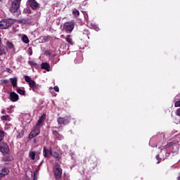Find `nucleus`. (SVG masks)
Masks as SVG:
<instances>
[{"instance_id":"obj_1","label":"nucleus","mask_w":180,"mask_h":180,"mask_svg":"<svg viewBox=\"0 0 180 180\" xmlns=\"http://www.w3.org/2000/svg\"><path fill=\"white\" fill-rule=\"evenodd\" d=\"M25 81L28 83L29 86L32 89V90L37 94L41 93V86L39 84H37L36 82L31 79L29 76H25Z\"/></svg>"},{"instance_id":"obj_2","label":"nucleus","mask_w":180,"mask_h":180,"mask_svg":"<svg viewBox=\"0 0 180 180\" xmlns=\"http://www.w3.org/2000/svg\"><path fill=\"white\" fill-rule=\"evenodd\" d=\"M15 24L14 20L12 18H6L5 20H1L0 21V30H7L11 26Z\"/></svg>"},{"instance_id":"obj_3","label":"nucleus","mask_w":180,"mask_h":180,"mask_svg":"<svg viewBox=\"0 0 180 180\" xmlns=\"http://www.w3.org/2000/svg\"><path fill=\"white\" fill-rule=\"evenodd\" d=\"M22 0H14L12 1L11 3V6L9 8V11L11 13H15L16 12H18V11L20 8V2Z\"/></svg>"},{"instance_id":"obj_4","label":"nucleus","mask_w":180,"mask_h":180,"mask_svg":"<svg viewBox=\"0 0 180 180\" xmlns=\"http://www.w3.org/2000/svg\"><path fill=\"white\" fill-rule=\"evenodd\" d=\"M41 128L39 125H34L33 130L31 131L30 134H29V139H32L39 135L41 131Z\"/></svg>"},{"instance_id":"obj_5","label":"nucleus","mask_w":180,"mask_h":180,"mask_svg":"<svg viewBox=\"0 0 180 180\" xmlns=\"http://www.w3.org/2000/svg\"><path fill=\"white\" fill-rule=\"evenodd\" d=\"M9 146L7 143L1 141L0 142V152L3 154H8L9 151Z\"/></svg>"},{"instance_id":"obj_6","label":"nucleus","mask_w":180,"mask_h":180,"mask_svg":"<svg viewBox=\"0 0 180 180\" xmlns=\"http://www.w3.org/2000/svg\"><path fill=\"white\" fill-rule=\"evenodd\" d=\"M70 122V117L68 116H65L63 117H59L58 118V124H63V125H67Z\"/></svg>"},{"instance_id":"obj_7","label":"nucleus","mask_w":180,"mask_h":180,"mask_svg":"<svg viewBox=\"0 0 180 180\" xmlns=\"http://www.w3.org/2000/svg\"><path fill=\"white\" fill-rule=\"evenodd\" d=\"M54 176L56 180H60L63 174V169L60 167V165H57L53 170Z\"/></svg>"},{"instance_id":"obj_8","label":"nucleus","mask_w":180,"mask_h":180,"mask_svg":"<svg viewBox=\"0 0 180 180\" xmlns=\"http://www.w3.org/2000/svg\"><path fill=\"white\" fill-rule=\"evenodd\" d=\"M63 27L66 32L71 33L75 28V24L74 22H65Z\"/></svg>"},{"instance_id":"obj_9","label":"nucleus","mask_w":180,"mask_h":180,"mask_svg":"<svg viewBox=\"0 0 180 180\" xmlns=\"http://www.w3.org/2000/svg\"><path fill=\"white\" fill-rule=\"evenodd\" d=\"M9 99L13 103L18 102L19 101V95L15 91H12L10 93Z\"/></svg>"},{"instance_id":"obj_10","label":"nucleus","mask_w":180,"mask_h":180,"mask_svg":"<svg viewBox=\"0 0 180 180\" xmlns=\"http://www.w3.org/2000/svg\"><path fill=\"white\" fill-rule=\"evenodd\" d=\"M27 4L33 10H37L39 7V4L36 0H28Z\"/></svg>"},{"instance_id":"obj_11","label":"nucleus","mask_w":180,"mask_h":180,"mask_svg":"<svg viewBox=\"0 0 180 180\" xmlns=\"http://www.w3.org/2000/svg\"><path fill=\"white\" fill-rule=\"evenodd\" d=\"M45 120H46V114H43L41 116L39 117V119L38 120L37 123L36 124L37 126H39L40 127H42Z\"/></svg>"},{"instance_id":"obj_12","label":"nucleus","mask_w":180,"mask_h":180,"mask_svg":"<svg viewBox=\"0 0 180 180\" xmlns=\"http://www.w3.org/2000/svg\"><path fill=\"white\" fill-rule=\"evenodd\" d=\"M52 150H48L46 147H44L43 155L44 158H49L52 155Z\"/></svg>"},{"instance_id":"obj_13","label":"nucleus","mask_w":180,"mask_h":180,"mask_svg":"<svg viewBox=\"0 0 180 180\" xmlns=\"http://www.w3.org/2000/svg\"><path fill=\"white\" fill-rule=\"evenodd\" d=\"M9 169L8 167H4L0 171V176L4 177L9 174Z\"/></svg>"},{"instance_id":"obj_14","label":"nucleus","mask_w":180,"mask_h":180,"mask_svg":"<svg viewBox=\"0 0 180 180\" xmlns=\"http://www.w3.org/2000/svg\"><path fill=\"white\" fill-rule=\"evenodd\" d=\"M10 81L13 89L18 88V77L11 78Z\"/></svg>"},{"instance_id":"obj_15","label":"nucleus","mask_w":180,"mask_h":180,"mask_svg":"<svg viewBox=\"0 0 180 180\" xmlns=\"http://www.w3.org/2000/svg\"><path fill=\"white\" fill-rule=\"evenodd\" d=\"M8 49L6 46H0V56L6 55Z\"/></svg>"},{"instance_id":"obj_16","label":"nucleus","mask_w":180,"mask_h":180,"mask_svg":"<svg viewBox=\"0 0 180 180\" xmlns=\"http://www.w3.org/2000/svg\"><path fill=\"white\" fill-rule=\"evenodd\" d=\"M89 34H90V32H89V30H84L82 32V37H83V39L87 38L88 39H90Z\"/></svg>"},{"instance_id":"obj_17","label":"nucleus","mask_w":180,"mask_h":180,"mask_svg":"<svg viewBox=\"0 0 180 180\" xmlns=\"http://www.w3.org/2000/svg\"><path fill=\"white\" fill-rule=\"evenodd\" d=\"M3 159L6 162H11L12 160H13V157L10 155H4Z\"/></svg>"},{"instance_id":"obj_18","label":"nucleus","mask_w":180,"mask_h":180,"mask_svg":"<svg viewBox=\"0 0 180 180\" xmlns=\"http://www.w3.org/2000/svg\"><path fill=\"white\" fill-rule=\"evenodd\" d=\"M16 91L18 94L21 96H25V91L24 89H20V87L16 88Z\"/></svg>"},{"instance_id":"obj_19","label":"nucleus","mask_w":180,"mask_h":180,"mask_svg":"<svg viewBox=\"0 0 180 180\" xmlns=\"http://www.w3.org/2000/svg\"><path fill=\"white\" fill-rule=\"evenodd\" d=\"M6 132L0 129V143L2 142L5 138Z\"/></svg>"},{"instance_id":"obj_20","label":"nucleus","mask_w":180,"mask_h":180,"mask_svg":"<svg viewBox=\"0 0 180 180\" xmlns=\"http://www.w3.org/2000/svg\"><path fill=\"white\" fill-rule=\"evenodd\" d=\"M41 68L46 70L47 71H49L50 65L49 63H43L41 64Z\"/></svg>"},{"instance_id":"obj_21","label":"nucleus","mask_w":180,"mask_h":180,"mask_svg":"<svg viewBox=\"0 0 180 180\" xmlns=\"http://www.w3.org/2000/svg\"><path fill=\"white\" fill-rule=\"evenodd\" d=\"M51 156H53L56 160H60L61 158L59 155V153L57 152H52Z\"/></svg>"},{"instance_id":"obj_22","label":"nucleus","mask_w":180,"mask_h":180,"mask_svg":"<svg viewBox=\"0 0 180 180\" xmlns=\"http://www.w3.org/2000/svg\"><path fill=\"white\" fill-rule=\"evenodd\" d=\"M65 39H66V41H68V43L70 44V45L74 44V42H73V40H72V38L71 35L66 36Z\"/></svg>"},{"instance_id":"obj_23","label":"nucleus","mask_w":180,"mask_h":180,"mask_svg":"<svg viewBox=\"0 0 180 180\" xmlns=\"http://www.w3.org/2000/svg\"><path fill=\"white\" fill-rule=\"evenodd\" d=\"M72 15H73L75 18L79 17V15H80L79 11L77 10V8H74V9L72 10Z\"/></svg>"},{"instance_id":"obj_24","label":"nucleus","mask_w":180,"mask_h":180,"mask_svg":"<svg viewBox=\"0 0 180 180\" xmlns=\"http://www.w3.org/2000/svg\"><path fill=\"white\" fill-rule=\"evenodd\" d=\"M1 120L2 121H11V117L8 116V115H1Z\"/></svg>"},{"instance_id":"obj_25","label":"nucleus","mask_w":180,"mask_h":180,"mask_svg":"<svg viewBox=\"0 0 180 180\" xmlns=\"http://www.w3.org/2000/svg\"><path fill=\"white\" fill-rule=\"evenodd\" d=\"M93 159H94V160H93ZM89 161H94L93 163H94V165H96V166L98 165V162H97L98 159H97V158H96L94 156H91V157L89 158Z\"/></svg>"},{"instance_id":"obj_26","label":"nucleus","mask_w":180,"mask_h":180,"mask_svg":"<svg viewBox=\"0 0 180 180\" xmlns=\"http://www.w3.org/2000/svg\"><path fill=\"white\" fill-rule=\"evenodd\" d=\"M6 46L9 49H12L15 47V46L13 45V44L9 41H8L6 42Z\"/></svg>"},{"instance_id":"obj_27","label":"nucleus","mask_w":180,"mask_h":180,"mask_svg":"<svg viewBox=\"0 0 180 180\" xmlns=\"http://www.w3.org/2000/svg\"><path fill=\"white\" fill-rule=\"evenodd\" d=\"M35 155H36V153L34 151H32L29 153V156L30 158H31L32 160H35Z\"/></svg>"},{"instance_id":"obj_28","label":"nucleus","mask_w":180,"mask_h":180,"mask_svg":"<svg viewBox=\"0 0 180 180\" xmlns=\"http://www.w3.org/2000/svg\"><path fill=\"white\" fill-rule=\"evenodd\" d=\"M22 40L25 44H28L30 42V40H29L28 37L26 35L22 36Z\"/></svg>"},{"instance_id":"obj_29","label":"nucleus","mask_w":180,"mask_h":180,"mask_svg":"<svg viewBox=\"0 0 180 180\" xmlns=\"http://www.w3.org/2000/svg\"><path fill=\"white\" fill-rule=\"evenodd\" d=\"M28 63H29L32 67H37V63H35V62L33 61V60L29 61Z\"/></svg>"},{"instance_id":"obj_30","label":"nucleus","mask_w":180,"mask_h":180,"mask_svg":"<svg viewBox=\"0 0 180 180\" xmlns=\"http://www.w3.org/2000/svg\"><path fill=\"white\" fill-rule=\"evenodd\" d=\"M50 37L49 36H45L42 37V40L44 42H48L49 41Z\"/></svg>"},{"instance_id":"obj_31","label":"nucleus","mask_w":180,"mask_h":180,"mask_svg":"<svg viewBox=\"0 0 180 180\" xmlns=\"http://www.w3.org/2000/svg\"><path fill=\"white\" fill-rule=\"evenodd\" d=\"M24 11H25L26 13H28V14H30V13H31V10L30 9V8H25Z\"/></svg>"},{"instance_id":"obj_32","label":"nucleus","mask_w":180,"mask_h":180,"mask_svg":"<svg viewBox=\"0 0 180 180\" xmlns=\"http://www.w3.org/2000/svg\"><path fill=\"white\" fill-rule=\"evenodd\" d=\"M174 107L176 108L180 107V101H176V103H174Z\"/></svg>"},{"instance_id":"obj_33","label":"nucleus","mask_w":180,"mask_h":180,"mask_svg":"<svg viewBox=\"0 0 180 180\" xmlns=\"http://www.w3.org/2000/svg\"><path fill=\"white\" fill-rule=\"evenodd\" d=\"M174 144V143H172V142L168 143V144L167 145V148H170V147L173 146Z\"/></svg>"},{"instance_id":"obj_34","label":"nucleus","mask_w":180,"mask_h":180,"mask_svg":"<svg viewBox=\"0 0 180 180\" xmlns=\"http://www.w3.org/2000/svg\"><path fill=\"white\" fill-rule=\"evenodd\" d=\"M2 83L5 85H7L9 83V82L8 79H4L3 80Z\"/></svg>"},{"instance_id":"obj_35","label":"nucleus","mask_w":180,"mask_h":180,"mask_svg":"<svg viewBox=\"0 0 180 180\" xmlns=\"http://www.w3.org/2000/svg\"><path fill=\"white\" fill-rule=\"evenodd\" d=\"M54 90H55V91L58 93L59 92V87L58 86H54Z\"/></svg>"},{"instance_id":"obj_36","label":"nucleus","mask_w":180,"mask_h":180,"mask_svg":"<svg viewBox=\"0 0 180 180\" xmlns=\"http://www.w3.org/2000/svg\"><path fill=\"white\" fill-rule=\"evenodd\" d=\"M1 114H2V115H6V111L5 109H3V110H1Z\"/></svg>"},{"instance_id":"obj_37","label":"nucleus","mask_w":180,"mask_h":180,"mask_svg":"<svg viewBox=\"0 0 180 180\" xmlns=\"http://www.w3.org/2000/svg\"><path fill=\"white\" fill-rule=\"evenodd\" d=\"M45 54L47 55V56H51V53L49 51H46L45 52Z\"/></svg>"},{"instance_id":"obj_38","label":"nucleus","mask_w":180,"mask_h":180,"mask_svg":"<svg viewBox=\"0 0 180 180\" xmlns=\"http://www.w3.org/2000/svg\"><path fill=\"white\" fill-rule=\"evenodd\" d=\"M38 174H39V171H38V169H36L34 173V175H37V176Z\"/></svg>"},{"instance_id":"obj_39","label":"nucleus","mask_w":180,"mask_h":180,"mask_svg":"<svg viewBox=\"0 0 180 180\" xmlns=\"http://www.w3.org/2000/svg\"><path fill=\"white\" fill-rule=\"evenodd\" d=\"M37 175L34 174L33 180H37Z\"/></svg>"},{"instance_id":"obj_40","label":"nucleus","mask_w":180,"mask_h":180,"mask_svg":"<svg viewBox=\"0 0 180 180\" xmlns=\"http://www.w3.org/2000/svg\"><path fill=\"white\" fill-rule=\"evenodd\" d=\"M177 115L180 117V108L177 109Z\"/></svg>"},{"instance_id":"obj_41","label":"nucleus","mask_w":180,"mask_h":180,"mask_svg":"<svg viewBox=\"0 0 180 180\" xmlns=\"http://www.w3.org/2000/svg\"><path fill=\"white\" fill-rule=\"evenodd\" d=\"M3 42L1 38H0V46H3Z\"/></svg>"},{"instance_id":"obj_42","label":"nucleus","mask_w":180,"mask_h":180,"mask_svg":"<svg viewBox=\"0 0 180 180\" xmlns=\"http://www.w3.org/2000/svg\"><path fill=\"white\" fill-rule=\"evenodd\" d=\"M53 133L54 134H58V132H57L56 131H53Z\"/></svg>"},{"instance_id":"obj_43","label":"nucleus","mask_w":180,"mask_h":180,"mask_svg":"<svg viewBox=\"0 0 180 180\" xmlns=\"http://www.w3.org/2000/svg\"><path fill=\"white\" fill-rule=\"evenodd\" d=\"M8 72H10L11 74L12 72V70L11 69H8Z\"/></svg>"},{"instance_id":"obj_44","label":"nucleus","mask_w":180,"mask_h":180,"mask_svg":"<svg viewBox=\"0 0 180 180\" xmlns=\"http://www.w3.org/2000/svg\"><path fill=\"white\" fill-rule=\"evenodd\" d=\"M36 169H38V172H39V170L40 169V167H39L37 168Z\"/></svg>"},{"instance_id":"obj_45","label":"nucleus","mask_w":180,"mask_h":180,"mask_svg":"<svg viewBox=\"0 0 180 180\" xmlns=\"http://www.w3.org/2000/svg\"><path fill=\"white\" fill-rule=\"evenodd\" d=\"M32 54V51L30 52V55L31 56Z\"/></svg>"},{"instance_id":"obj_46","label":"nucleus","mask_w":180,"mask_h":180,"mask_svg":"<svg viewBox=\"0 0 180 180\" xmlns=\"http://www.w3.org/2000/svg\"><path fill=\"white\" fill-rule=\"evenodd\" d=\"M34 142L36 143V140L35 139H34Z\"/></svg>"},{"instance_id":"obj_47","label":"nucleus","mask_w":180,"mask_h":180,"mask_svg":"<svg viewBox=\"0 0 180 180\" xmlns=\"http://www.w3.org/2000/svg\"><path fill=\"white\" fill-rule=\"evenodd\" d=\"M179 179H180V176H179Z\"/></svg>"}]
</instances>
